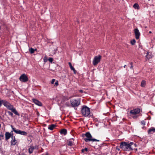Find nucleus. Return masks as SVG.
Segmentation results:
<instances>
[{
  "label": "nucleus",
  "mask_w": 155,
  "mask_h": 155,
  "mask_svg": "<svg viewBox=\"0 0 155 155\" xmlns=\"http://www.w3.org/2000/svg\"><path fill=\"white\" fill-rule=\"evenodd\" d=\"M135 145L136 144L133 142L130 143L122 142L120 143V147L124 150L130 151L133 150V146H135Z\"/></svg>",
  "instance_id": "obj_1"
},
{
  "label": "nucleus",
  "mask_w": 155,
  "mask_h": 155,
  "mask_svg": "<svg viewBox=\"0 0 155 155\" xmlns=\"http://www.w3.org/2000/svg\"><path fill=\"white\" fill-rule=\"evenodd\" d=\"M81 111L82 114L84 117H93V114L91 115L90 113V108L84 105L82 107Z\"/></svg>",
  "instance_id": "obj_2"
},
{
  "label": "nucleus",
  "mask_w": 155,
  "mask_h": 155,
  "mask_svg": "<svg viewBox=\"0 0 155 155\" xmlns=\"http://www.w3.org/2000/svg\"><path fill=\"white\" fill-rule=\"evenodd\" d=\"M85 137H87L84 139V141L87 142L88 141H99L100 140L94 138H92V137L89 132L85 133Z\"/></svg>",
  "instance_id": "obj_3"
},
{
  "label": "nucleus",
  "mask_w": 155,
  "mask_h": 155,
  "mask_svg": "<svg viewBox=\"0 0 155 155\" xmlns=\"http://www.w3.org/2000/svg\"><path fill=\"white\" fill-rule=\"evenodd\" d=\"M140 112V109L139 108L131 110L130 111V114L131 117L134 119L137 118L138 117L137 114Z\"/></svg>",
  "instance_id": "obj_4"
},
{
  "label": "nucleus",
  "mask_w": 155,
  "mask_h": 155,
  "mask_svg": "<svg viewBox=\"0 0 155 155\" xmlns=\"http://www.w3.org/2000/svg\"><path fill=\"white\" fill-rule=\"evenodd\" d=\"M11 127L13 130L16 134H19L23 136H27L28 134V133L25 131H22L16 129L15 128H14L13 126L11 125Z\"/></svg>",
  "instance_id": "obj_5"
},
{
  "label": "nucleus",
  "mask_w": 155,
  "mask_h": 155,
  "mask_svg": "<svg viewBox=\"0 0 155 155\" xmlns=\"http://www.w3.org/2000/svg\"><path fill=\"white\" fill-rule=\"evenodd\" d=\"M71 106L73 107H78L80 103V101L78 99H72L70 101Z\"/></svg>",
  "instance_id": "obj_6"
},
{
  "label": "nucleus",
  "mask_w": 155,
  "mask_h": 155,
  "mask_svg": "<svg viewBox=\"0 0 155 155\" xmlns=\"http://www.w3.org/2000/svg\"><path fill=\"white\" fill-rule=\"evenodd\" d=\"M101 58V56L100 55L95 56L93 61V64L94 65H96L100 62Z\"/></svg>",
  "instance_id": "obj_7"
},
{
  "label": "nucleus",
  "mask_w": 155,
  "mask_h": 155,
  "mask_svg": "<svg viewBox=\"0 0 155 155\" xmlns=\"http://www.w3.org/2000/svg\"><path fill=\"white\" fill-rule=\"evenodd\" d=\"M7 109L11 110L12 112H13L16 115L19 116V114L17 111L16 109L14 107L13 105L10 104L7 107Z\"/></svg>",
  "instance_id": "obj_8"
},
{
  "label": "nucleus",
  "mask_w": 155,
  "mask_h": 155,
  "mask_svg": "<svg viewBox=\"0 0 155 155\" xmlns=\"http://www.w3.org/2000/svg\"><path fill=\"white\" fill-rule=\"evenodd\" d=\"M19 80L21 82H26L28 81V78L25 74H21L19 78Z\"/></svg>",
  "instance_id": "obj_9"
},
{
  "label": "nucleus",
  "mask_w": 155,
  "mask_h": 155,
  "mask_svg": "<svg viewBox=\"0 0 155 155\" xmlns=\"http://www.w3.org/2000/svg\"><path fill=\"white\" fill-rule=\"evenodd\" d=\"M38 148V146L35 145L34 146H33V144H31L29 148H28V153L29 154H31L33 153L34 149L37 150Z\"/></svg>",
  "instance_id": "obj_10"
},
{
  "label": "nucleus",
  "mask_w": 155,
  "mask_h": 155,
  "mask_svg": "<svg viewBox=\"0 0 155 155\" xmlns=\"http://www.w3.org/2000/svg\"><path fill=\"white\" fill-rule=\"evenodd\" d=\"M135 38L137 39H139L140 35V33L138 28H135L134 30Z\"/></svg>",
  "instance_id": "obj_11"
},
{
  "label": "nucleus",
  "mask_w": 155,
  "mask_h": 155,
  "mask_svg": "<svg viewBox=\"0 0 155 155\" xmlns=\"http://www.w3.org/2000/svg\"><path fill=\"white\" fill-rule=\"evenodd\" d=\"M12 140L11 141V143L12 146H14L17 143V140H16L15 137L12 136Z\"/></svg>",
  "instance_id": "obj_12"
},
{
  "label": "nucleus",
  "mask_w": 155,
  "mask_h": 155,
  "mask_svg": "<svg viewBox=\"0 0 155 155\" xmlns=\"http://www.w3.org/2000/svg\"><path fill=\"white\" fill-rule=\"evenodd\" d=\"M32 100L33 102L36 105L39 106H42V104L41 103L37 100L35 99H33Z\"/></svg>",
  "instance_id": "obj_13"
},
{
  "label": "nucleus",
  "mask_w": 155,
  "mask_h": 155,
  "mask_svg": "<svg viewBox=\"0 0 155 155\" xmlns=\"http://www.w3.org/2000/svg\"><path fill=\"white\" fill-rule=\"evenodd\" d=\"M74 142L71 140V139L67 140L66 142L67 145L69 147H72L74 144Z\"/></svg>",
  "instance_id": "obj_14"
},
{
  "label": "nucleus",
  "mask_w": 155,
  "mask_h": 155,
  "mask_svg": "<svg viewBox=\"0 0 155 155\" xmlns=\"http://www.w3.org/2000/svg\"><path fill=\"white\" fill-rule=\"evenodd\" d=\"M5 135L6 140H8L12 136L11 134L8 132H6Z\"/></svg>",
  "instance_id": "obj_15"
},
{
  "label": "nucleus",
  "mask_w": 155,
  "mask_h": 155,
  "mask_svg": "<svg viewBox=\"0 0 155 155\" xmlns=\"http://www.w3.org/2000/svg\"><path fill=\"white\" fill-rule=\"evenodd\" d=\"M60 133L61 135H65L67 134V130L66 129H62L60 131Z\"/></svg>",
  "instance_id": "obj_16"
},
{
  "label": "nucleus",
  "mask_w": 155,
  "mask_h": 155,
  "mask_svg": "<svg viewBox=\"0 0 155 155\" xmlns=\"http://www.w3.org/2000/svg\"><path fill=\"white\" fill-rule=\"evenodd\" d=\"M152 56L153 55L150 52H147V55H146V59H151L152 58Z\"/></svg>",
  "instance_id": "obj_17"
},
{
  "label": "nucleus",
  "mask_w": 155,
  "mask_h": 155,
  "mask_svg": "<svg viewBox=\"0 0 155 155\" xmlns=\"http://www.w3.org/2000/svg\"><path fill=\"white\" fill-rule=\"evenodd\" d=\"M2 102V104L6 107L10 104L9 103L5 100H3Z\"/></svg>",
  "instance_id": "obj_18"
},
{
  "label": "nucleus",
  "mask_w": 155,
  "mask_h": 155,
  "mask_svg": "<svg viewBox=\"0 0 155 155\" xmlns=\"http://www.w3.org/2000/svg\"><path fill=\"white\" fill-rule=\"evenodd\" d=\"M56 126V125L52 124L48 126V129L51 130H52Z\"/></svg>",
  "instance_id": "obj_19"
},
{
  "label": "nucleus",
  "mask_w": 155,
  "mask_h": 155,
  "mask_svg": "<svg viewBox=\"0 0 155 155\" xmlns=\"http://www.w3.org/2000/svg\"><path fill=\"white\" fill-rule=\"evenodd\" d=\"M155 132V128L152 127L150 128L148 131V133L149 134H152Z\"/></svg>",
  "instance_id": "obj_20"
},
{
  "label": "nucleus",
  "mask_w": 155,
  "mask_h": 155,
  "mask_svg": "<svg viewBox=\"0 0 155 155\" xmlns=\"http://www.w3.org/2000/svg\"><path fill=\"white\" fill-rule=\"evenodd\" d=\"M69 67L71 68V69L73 70L74 72V74H75L76 72V71L74 68L72 66L71 63L70 62H69L68 63Z\"/></svg>",
  "instance_id": "obj_21"
},
{
  "label": "nucleus",
  "mask_w": 155,
  "mask_h": 155,
  "mask_svg": "<svg viewBox=\"0 0 155 155\" xmlns=\"http://www.w3.org/2000/svg\"><path fill=\"white\" fill-rule=\"evenodd\" d=\"M134 8L136 9H138L139 8V6L138 4L136 3L133 5Z\"/></svg>",
  "instance_id": "obj_22"
},
{
  "label": "nucleus",
  "mask_w": 155,
  "mask_h": 155,
  "mask_svg": "<svg viewBox=\"0 0 155 155\" xmlns=\"http://www.w3.org/2000/svg\"><path fill=\"white\" fill-rule=\"evenodd\" d=\"M35 51V50L32 48H31L29 49V51L31 54H33L34 53Z\"/></svg>",
  "instance_id": "obj_23"
},
{
  "label": "nucleus",
  "mask_w": 155,
  "mask_h": 155,
  "mask_svg": "<svg viewBox=\"0 0 155 155\" xmlns=\"http://www.w3.org/2000/svg\"><path fill=\"white\" fill-rule=\"evenodd\" d=\"M141 86L142 87H144L145 86V81H143L141 82Z\"/></svg>",
  "instance_id": "obj_24"
},
{
  "label": "nucleus",
  "mask_w": 155,
  "mask_h": 155,
  "mask_svg": "<svg viewBox=\"0 0 155 155\" xmlns=\"http://www.w3.org/2000/svg\"><path fill=\"white\" fill-rule=\"evenodd\" d=\"M136 43V41L134 39H133L131 41L130 43L132 45H134Z\"/></svg>",
  "instance_id": "obj_25"
},
{
  "label": "nucleus",
  "mask_w": 155,
  "mask_h": 155,
  "mask_svg": "<svg viewBox=\"0 0 155 155\" xmlns=\"http://www.w3.org/2000/svg\"><path fill=\"white\" fill-rule=\"evenodd\" d=\"M87 151L88 149L86 148L81 150V151L83 153H84L85 151L87 152Z\"/></svg>",
  "instance_id": "obj_26"
},
{
  "label": "nucleus",
  "mask_w": 155,
  "mask_h": 155,
  "mask_svg": "<svg viewBox=\"0 0 155 155\" xmlns=\"http://www.w3.org/2000/svg\"><path fill=\"white\" fill-rule=\"evenodd\" d=\"M7 112L8 114L9 115H10V116H11L12 117H13V113L11 112H10V111H7Z\"/></svg>",
  "instance_id": "obj_27"
},
{
  "label": "nucleus",
  "mask_w": 155,
  "mask_h": 155,
  "mask_svg": "<svg viewBox=\"0 0 155 155\" xmlns=\"http://www.w3.org/2000/svg\"><path fill=\"white\" fill-rule=\"evenodd\" d=\"M48 60L47 57L46 56L44 57L43 58L44 61L45 62H46L48 61Z\"/></svg>",
  "instance_id": "obj_28"
},
{
  "label": "nucleus",
  "mask_w": 155,
  "mask_h": 155,
  "mask_svg": "<svg viewBox=\"0 0 155 155\" xmlns=\"http://www.w3.org/2000/svg\"><path fill=\"white\" fill-rule=\"evenodd\" d=\"M51 63H52L53 61V58H49L48 60Z\"/></svg>",
  "instance_id": "obj_29"
},
{
  "label": "nucleus",
  "mask_w": 155,
  "mask_h": 155,
  "mask_svg": "<svg viewBox=\"0 0 155 155\" xmlns=\"http://www.w3.org/2000/svg\"><path fill=\"white\" fill-rule=\"evenodd\" d=\"M27 140V141H28V143H31L32 141V140L31 139V138H30L29 139H28Z\"/></svg>",
  "instance_id": "obj_30"
},
{
  "label": "nucleus",
  "mask_w": 155,
  "mask_h": 155,
  "mask_svg": "<svg viewBox=\"0 0 155 155\" xmlns=\"http://www.w3.org/2000/svg\"><path fill=\"white\" fill-rule=\"evenodd\" d=\"M130 66H131L130 67V68L131 69H133V63L132 62L130 63Z\"/></svg>",
  "instance_id": "obj_31"
},
{
  "label": "nucleus",
  "mask_w": 155,
  "mask_h": 155,
  "mask_svg": "<svg viewBox=\"0 0 155 155\" xmlns=\"http://www.w3.org/2000/svg\"><path fill=\"white\" fill-rule=\"evenodd\" d=\"M58 81H56L54 83V85L56 86H58Z\"/></svg>",
  "instance_id": "obj_32"
},
{
  "label": "nucleus",
  "mask_w": 155,
  "mask_h": 155,
  "mask_svg": "<svg viewBox=\"0 0 155 155\" xmlns=\"http://www.w3.org/2000/svg\"><path fill=\"white\" fill-rule=\"evenodd\" d=\"M141 124L142 125H144L145 124V122L143 120L141 121Z\"/></svg>",
  "instance_id": "obj_33"
},
{
  "label": "nucleus",
  "mask_w": 155,
  "mask_h": 155,
  "mask_svg": "<svg viewBox=\"0 0 155 155\" xmlns=\"http://www.w3.org/2000/svg\"><path fill=\"white\" fill-rule=\"evenodd\" d=\"M55 79H53L51 81V84H54V82H55Z\"/></svg>",
  "instance_id": "obj_34"
},
{
  "label": "nucleus",
  "mask_w": 155,
  "mask_h": 155,
  "mask_svg": "<svg viewBox=\"0 0 155 155\" xmlns=\"http://www.w3.org/2000/svg\"><path fill=\"white\" fill-rule=\"evenodd\" d=\"M2 101L3 100L0 101V107H1L2 105Z\"/></svg>",
  "instance_id": "obj_35"
},
{
  "label": "nucleus",
  "mask_w": 155,
  "mask_h": 155,
  "mask_svg": "<svg viewBox=\"0 0 155 155\" xmlns=\"http://www.w3.org/2000/svg\"><path fill=\"white\" fill-rule=\"evenodd\" d=\"M79 91L80 93H83V91L82 90H80Z\"/></svg>",
  "instance_id": "obj_36"
},
{
  "label": "nucleus",
  "mask_w": 155,
  "mask_h": 155,
  "mask_svg": "<svg viewBox=\"0 0 155 155\" xmlns=\"http://www.w3.org/2000/svg\"><path fill=\"white\" fill-rule=\"evenodd\" d=\"M82 137H85V134H82Z\"/></svg>",
  "instance_id": "obj_37"
},
{
  "label": "nucleus",
  "mask_w": 155,
  "mask_h": 155,
  "mask_svg": "<svg viewBox=\"0 0 155 155\" xmlns=\"http://www.w3.org/2000/svg\"><path fill=\"white\" fill-rule=\"evenodd\" d=\"M0 137H4V135L3 134H1L0 135Z\"/></svg>",
  "instance_id": "obj_38"
},
{
  "label": "nucleus",
  "mask_w": 155,
  "mask_h": 155,
  "mask_svg": "<svg viewBox=\"0 0 155 155\" xmlns=\"http://www.w3.org/2000/svg\"><path fill=\"white\" fill-rule=\"evenodd\" d=\"M147 119L149 120H150V117H147Z\"/></svg>",
  "instance_id": "obj_39"
},
{
  "label": "nucleus",
  "mask_w": 155,
  "mask_h": 155,
  "mask_svg": "<svg viewBox=\"0 0 155 155\" xmlns=\"http://www.w3.org/2000/svg\"><path fill=\"white\" fill-rule=\"evenodd\" d=\"M71 140H73V142H74V138H71Z\"/></svg>",
  "instance_id": "obj_40"
},
{
  "label": "nucleus",
  "mask_w": 155,
  "mask_h": 155,
  "mask_svg": "<svg viewBox=\"0 0 155 155\" xmlns=\"http://www.w3.org/2000/svg\"><path fill=\"white\" fill-rule=\"evenodd\" d=\"M126 67V65H124V67L125 68Z\"/></svg>",
  "instance_id": "obj_41"
},
{
  "label": "nucleus",
  "mask_w": 155,
  "mask_h": 155,
  "mask_svg": "<svg viewBox=\"0 0 155 155\" xmlns=\"http://www.w3.org/2000/svg\"><path fill=\"white\" fill-rule=\"evenodd\" d=\"M151 32H151V31H150L149 32V33H151Z\"/></svg>",
  "instance_id": "obj_42"
},
{
  "label": "nucleus",
  "mask_w": 155,
  "mask_h": 155,
  "mask_svg": "<svg viewBox=\"0 0 155 155\" xmlns=\"http://www.w3.org/2000/svg\"><path fill=\"white\" fill-rule=\"evenodd\" d=\"M142 127V128L143 129V128H144V127Z\"/></svg>",
  "instance_id": "obj_43"
}]
</instances>
